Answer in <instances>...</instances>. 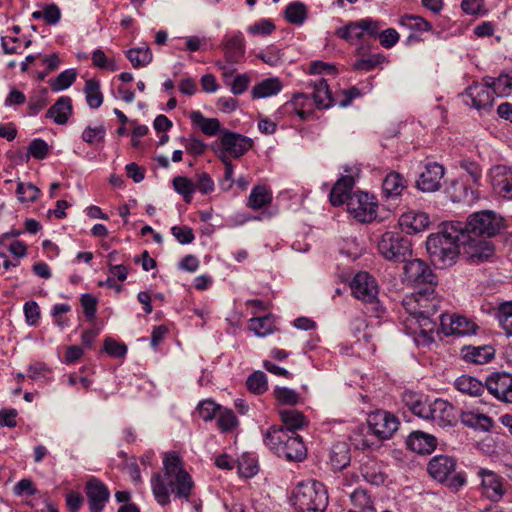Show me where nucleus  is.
I'll return each mask as SVG.
<instances>
[{
    "mask_svg": "<svg viewBox=\"0 0 512 512\" xmlns=\"http://www.w3.org/2000/svg\"><path fill=\"white\" fill-rule=\"evenodd\" d=\"M153 495L161 506L170 504V496L189 501L194 489L191 475L184 469L179 455L166 453L163 459V473L156 474L151 480Z\"/></svg>",
    "mask_w": 512,
    "mask_h": 512,
    "instance_id": "obj_1",
    "label": "nucleus"
},
{
    "mask_svg": "<svg viewBox=\"0 0 512 512\" xmlns=\"http://www.w3.org/2000/svg\"><path fill=\"white\" fill-rule=\"evenodd\" d=\"M460 221H450L443 224L441 231L429 235L426 249L432 262L440 268L451 266L461 253L462 239L468 234Z\"/></svg>",
    "mask_w": 512,
    "mask_h": 512,
    "instance_id": "obj_2",
    "label": "nucleus"
},
{
    "mask_svg": "<svg viewBox=\"0 0 512 512\" xmlns=\"http://www.w3.org/2000/svg\"><path fill=\"white\" fill-rule=\"evenodd\" d=\"M355 184L351 175L341 176L330 192V202L333 206L347 204L348 212L359 222L369 223L377 216L378 205L374 197L365 192L351 194Z\"/></svg>",
    "mask_w": 512,
    "mask_h": 512,
    "instance_id": "obj_3",
    "label": "nucleus"
},
{
    "mask_svg": "<svg viewBox=\"0 0 512 512\" xmlns=\"http://www.w3.org/2000/svg\"><path fill=\"white\" fill-rule=\"evenodd\" d=\"M434 286L421 289L404 297L402 306L410 316L409 321L415 320L419 333L426 340H433L437 328L438 317H434L439 309V299L435 295Z\"/></svg>",
    "mask_w": 512,
    "mask_h": 512,
    "instance_id": "obj_4",
    "label": "nucleus"
},
{
    "mask_svg": "<svg viewBox=\"0 0 512 512\" xmlns=\"http://www.w3.org/2000/svg\"><path fill=\"white\" fill-rule=\"evenodd\" d=\"M264 443L274 454L288 462L306 459L307 448L302 437L282 427H270L264 436Z\"/></svg>",
    "mask_w": 512,
    "mask_h": 512,
    "instance_id": "obj_5",
    "label": "nucleus"
},
{
    "mask_svg": "<svg viewBox=\"0 0 512 512\" xmlns=\"http://www.w3.org/2000/svg\"><path fill=\"white\" fill-rule=\"evenodd\" d=\"M328 505L325 487L318 481L299 484L293 494V506L296 512H324Z\"/></svg>",
    "mask_w": 512,
    "mask_h": 512,
    "instance_id": "obj_6",
    "label": "nucleus"
},
{
    "mask_svg": "<svg viewBox=\"0 0 512 512\" xmlns=\"http://www.w3.org/2000/svg\"><path fill=\"white\" fill-rule=\"evenodd\" d=\"M457 461L448 455H436L427 465L429 475L452 490H459L466 484L464 472H457Z\"/></svg>",
    "mask_w": 512,
    "mask_h": 512,
    "instance_id": "obj_7",
    "label": "nucleus"
},
{
    "mask_svg": "<svg viewBox=\"0 0 512 512\" xmlns=\"http://www.w3.org/2000/svg\"><path fill=\"white\" fill-rule=\"evenodd\" d=\"M463 225L465 226L464 231L474 237L490 238L499 234L503 229L504 219L494 211L483 210L471 214Z\"/></svg>",
    "mask_w": 512,
    "mask_h": 512,
    "instance_id": "obj_8",
    "label": "nucleus"
},
{
    "mask_svg": "<svg viewBox=\"0 0 512 512\" xmlns=\"http://www.w3.org/2000/svg\"><path fill=\"white\" fill-rule=\"evenodd\" d=\"M379 253L388 261L404 262L411 255L410 240L398 232H385L378 242Z\"/></svg>",
    "mask_w": 512,
    "mask_h": 512,
    "instance_id": "obj_9",
    "label": "nucleus"
},
{
    "mask_svg": "<svg viewBox=\"0 0 512 512\" xmlns=\"http://www.w3.org/2000/svg\"><path fill=\"white\" fill-rule=\"evenodd\" d=\"M381 25L378 21L367 17L358 21H350L345 26L339 27L335 35L350 44H355L364 38L365 35L376 38Z\"/></svg>",
    "mask_w": 512,
    "mask_h": 512,
    "instance_id": "obj_10",
    "label": "nucleus"
},
{
    "mask_svg": "<svg viewBox=\"0 0 512 512\" xmlns=\"http://www.w3.org/2000/svg\"><path fill=\"white\" fill-rule=\"evenodd\" d=\"M367 424L369 430L380 440H386L398 430L399 419L385 410H377L368 415Z\"/></svg>",
    "mask_w": 512,
    "mask_h": 512,
    "instance_id": "obj_11",
    "label": "nucleus"
},
{
    "mask_svg": "<svg viewBox=\"0 0 512 512\" xmlns=\"http://www.w3.org/2000/svg\"><path fill=\"white\" fill-rule=\"evenodd\" d=\"M466 105L478 111H488L494 102V94L488 83H474L461 95Z\"/></svg>",
    "mask_w": 512,
    "mask_h": 512,
    "instance_id": "obj_12",
    "label": "nucleus"
},
{
    "mask_svg": "<svg viewBox=\"0 0 512 512\" xmlns=\"http://www.w3.org/2000/svg\"><path fill=\"white\" fill-rule=\"evenodd\" d=\"M487 391L498 401L512 404V374L493 372L485 380Z\"/></svg>",
    "mask_w": 512,
    "mask_h": 512,
    "instance_id": "obj_13",
    "label": "nucleus"
},
{
    "mask_svg": "<svg viewBox=\"0 0 512 512\" xmlns=\"http://www.w3.org/2000/svg\"><path fill=\"white\" fill-rule=\"evenodd\" d=\"M352 294L364 303H374L377 300L378 285L368 272H358L350 283Z\"/></svg>",
    "mask_w": 512,
    "mask_h": 512,
    "instance_id": "obj_14",
    "label": "nucleus"
},
{
    "mask_svg": "<svg viewBox=\"0 0 512 512\" xmlns=\"http://www.w3.org/2000/svg\"><path fill=\"white\" fill-rule=\"evenodd\" d=\"M438 319L441 331L447 336L474 334L478 328L470 319L456 314L441 313Z\"/></svg>",
    "mask_w": 512,
    "mask_h": 512,
    "instance_id": "obj_15",
    "label": "nucleus"
},
{
    "mask_svg": "<svg viewBox=\"0 0 512 512\" xmlns=\"http://www.w3.org/2000/svg\"><path fill=\"white\" fill-rule=\"evenodd\" d=\"M404 275L406 280L414 285L427 284L428 287L437 284V276L432 269L420 259H413L404 265Z\"/></svg>",
    "mask_w": 512,
    "mask_h": 512,
    "instance_id": "obj_16",
    "label": "nucleus"
},
{
    "mask_svg": "<svg viewBox=\"0 0 512 512\" xmlns=\"http://www.w3.org/2000/svg\"><path fill=\"white\" fill-rule=\"evenodd\" d=\"M85 494L90 512H102L110 499L108 487L96 477H90L86 482Z\"/></svg>",
    "mask_w": 512,
    "mask_h": 512,
    "instance_id": "obj_17",
    "label": "nucleus"
},
{
    "mask_svg": "<svg viewBox=\"0 0 512 512\" xmlns=\"http://www.w3.org/2000/svg\"><path fill=\"white\" fill-rule=\"evenodd\" d=\"M461 242V249L467 258L473 263H481L488 260L494 252L491 242L484 239H477L470 235Z\"/></svg>",
    "mask_w": 512,
    "mask_h": 512,
    "instance_id": "obj_18",
    "label": "nucleus"
},
{
    "mask_svg": "<svg viewBox=\"0 0 512 512\" xmlns=\"http://www.w3.org/2000/svg\"><path fill=\"white\" fill-rule=\"evenodd\" d=\"M491 184L495 193L512 200V168L497 165L490 170Z\"/></svg>",
    "mask_w": 512,
    "mask_h": 512,
    "instance_id": "obj_19",
    "label": "nucleus"
},
{
    "mask_svg": "<svg viewBox=\"0 0 512 512\" xmlns=\"http://www.w3.org/2000/svg\"><path fill=\"white\" fill-rule=\"evenodd\" d=\"M443 176L444 167L437 162H429L420 173L417 186L424 192H434L439 189Z\"/></svg>",
    "mask_w": 512,
    "mask_h": 512,
    "instance_id": "obj_20",
    "label": "nucleus"
},
{
    "mask_svg": "<svg viewBox=\"0 0 512 512\" xmlns=\"http://www.w3.org/2000/svg\"><path fill=\"white\" fill-rule=\"evenodd\" d=\"M477 474L481 478L483 494L491 501H499L504 495L502 478L484 468L479 469Z\"/></svg>",
    "mask_w": 512,
    "mask_h": 512,
    "instance_id": "obj_21",
    "label": "nucleus"
},
{
    "mask_svg": "<svg viewBox=\"0 0 512 512\" xmlns=\"http://www.w3.org/2000/svg\"><path fill=\"white\" fill-rule=\"evenodd\" d=\"M223 150L232 157H240L252 146L249 137L227 130L221 138Z\"/></svg>",
    "mask_w": 512,
    "mask_h": 512,
    "instance_id": "obj_22",
    "label": "nucleus"
},
{
    "mask_svg": "<svg viewBox=\"0 0 512 512\" xmlns=\"http://www.w3.org/2000/svg\"><path fill=\"white\" fill-rule=\"evenodd\" d=\"M437 443L436 437L420 430L411 432L406 438L407 448L418 454H431Z\"/></svg>",
    "mask_w": 512,
    "mask_h": 512,
    "instance_id": "obj_23",
    "label": "nucleus"
},
{
    "mask_svg": "<svg viewBox=\"0 0 512 512\" xmlns=\"http://www.w3.org/2000/svg\"><path fill=\"white\" fill-rule=\"evenodd\" d=\"M429 216L424 212L408 211L399 218V225L407 234L424 231L429 226Z\"/></svg>",
    "mask_w": 512,
    "mask_h": 512,
    "instance_id": "obj_24",
    "label": "nucleus"
},
{
    "mask_svg": "<svg viewBox=\"0 0 512 512\" xmlns=\"http://www.w3.org/2000/svg\"><path fill=\"white\" fill-rule=\"evenodd\" d=\"M461 357L464 361L482 365L490 362L495 356V349L491 345H466L461 348Z\"/></svg>",
    "mask_w": 512,
    "mask_h": 512,
    "instance_id": "obj_25",
    "label": "nucleus"
},
{
    "mask_svg": "<svg viewBox=\"0 0 512 512\" xmlns=\"http://www.w3.org/2000/svg\"><path fill=\"white\" fill-rule=\"evenodd\" d=\"M225 59L230 64L238 63L245 54V40L241 32L226 38L223 43Z\"/></svg>",
    "mask_w": 512,
    "mask_h": 512,
    "instance_id": "obj_26",
    "label": "nucleus"
},
{
    "mask_svg": "<svg viewBox=\"0 0 512 512\" xmlns=\"http://www.w3.org/2000/svg\"><path fill=\"white\" fill-rule=\"evenodd\" d=\"M72 100L68 96L60 97L46 112V118L53 119L57 125H65L72 115Z\"/></svg>",
    "mask_w": 512,
    "mask_h": 512,
    "instance_id": "obj_27",
    "label": "nucleus"
},
{
    "mask_svg": "<svg viewBox=\"0 0 512 512\" xmlns=\"http://www.w3.org/2000/svg\"><path fill=\"white\" fill-rule=\"evenodd\" d=\"M429 419L440 426H447L452 423L454 407L447 401L436 399L431 403Z\"/></svg>",
    "mask_w": 512,
    "mask_h": 512,
    "instance_id": "obj_28",
    "label": "nucleus"
},
{
    "mask_svg": "<svg viewBox=\"0 0 512 512\" xmlns=\"http://www.w3.org/2000/svg\"><path fill=\"white\" fill-rule=\"evenodd\" d=\"M310 86L313 87L312 97L318 109H326L334 105V99L324 78L311 82Z\"/></svg>",
    "mask_w": 512,
    "mask_h": 512,
    "instance_id": "obj_29",
    "label": "nucleus"
},
{
    "mask_svg": "<svg viewBox=\"0 0 512 512\" xmlns=\"http://www.w3.org/2000/svg\"><path fill=\"white\" fill-rule=\"evenodd\" d=\"M283 88L277 77L266 78L257 83L251 90L253 99H263L277 95Z\"/></svg>",
    "mask_w": 512,
    "mask_h": 512,
    "instance_id": "obj_30",
    "label": "nucleus"
},
{
    "mask_svg": "<svg viewBox=\"0 0 512 512\" xmlns=\"http://www.w3.org/2000/svg\"><path fill=\"white\" fill-rule=\"evenodd\" d=\"M280 419L283 423V430H289L291 433H296L308 425L307 418L302 412L295 409H283L279 411Z\"/></svg>",
    "mask_w": 512,
    "mask_h": 512,
    "instance_id": "obj_31",
    "label": "nucleus"
},
{
    "mask_svg": "<svg viewBox=\"0 0 512 512\" xmlns=\"http://www.w3.org/2000/svg\"><path fill=\"white\" fill-rule=\"evenodd\" d=\"M329 461L334 470H343L351 461L349 445L346 442L335 443L331 450Z\"/></svg>",
    "mask_w": 512,
    "mask_h": 512,
    "instance_id": "obj_32",
    "label": "nucleus"
},
{
    "mask_svg": "<svg viewBox=\"0 0 512 512\" xmlns=\"http://www.w3.org/2000/svg\"><path fill=\"white\" fill-rule=\"evenodd\" d=\"M455 388L463 394L472 397L481 396L486 386L477 378L470 375H461L454 382Z\"/></svg>",
    "mask_w": 512,
    "mask_h": 512,
    "instance_id": "obj_33",
    "label": "nucleus"
},
{
    "mask_svg": "<svg viewBox=\"0 0 512 512\" xmlns=\"http://www.w3.org/2000/svg\"><path fill=\"white\" fill-rule=\"evenodd\" d=\"M405 406L419 418L428 420L431 412V403L423 401L422 398L412 392H405L403 395Z\"/></svg>",
    "mask_w": 512,
    "mask_h": 512,
    "instance_id": "obj_34",
    "label": "nucleus"
},
{
    "mask_svg": "<svg viewBox=\"0 0 512 512\" xmlns=\"http://www.w3.org/2000/svg\"><path fill=\"white\" fill-rule=\"evenodd\" d=\"M460 421L467 427L480 429L482 431H489L493 425V420L489 416L472 411L461 412Z\"/></svg>",
    "mask_w": 512,
    "mask_h": 512,
    "instance_id": "obj_35",
    "label": "nucleus"
},
{
    "mask_svg": "<svg viewBox=\"0 0 512 512\" xmlns=\"http://www.w3.org/2000/svg\"><path fill=\"white\" fill-rule=\"evenodd\" d=\"M483 81L488 83L493 94L498 97L508 96L512 92V74H500L497 78L487 76Z\"/></svg>",
    "mask_w": 512,
    "mask_h": 512,
    "instance_id": "obj_36",
    "label": "nucleus"
},
{
    "mask_svg": "<svg viewBox=\"0 0 512 512\" xmlns=\"http://www.w3.org/2000/svg\"><path fill=\"white\" fill-rule=\"evenodd\" d=\"M272 201L270 190L264 185L255 186L247 199V206L253 210H258L268 205Z\"/></svg>",
    "mask_w": 512,
    "mask_h": 512,
    "instance_id": "obj_37",
    "label": "nucleus"
},
{
    "mask_svg": "<svg viewBox=\"0 0 512 512\" xmlns=\"http://www.w3.org/2000/svg\"><path fill=\"white\" fill-rule=\"evenodd\" d=\"M406 187V180L398 172L389 173L382 184L383 193L387 197H397Z\"/></svg>",
    "mask_w": 512,
    "mask_h": 512,
    "instance_id": "obj_38",
    "label": "nucleus"
},
{
    "mask_svg": "<svg viewBox=\"0 0 512 512\" xmlns=\"http://www.w3.org/2000/svg\"><path fill=\"white\" fill-rule=\"evenodd\" d=\"M84 93L88 106L92 109L99 108L103 103V94L100 83L96 79H88L85 82Z\"/></svg>",
    "mask_w": 512,
    "mask_h": 512,
    "instance_id": "obj_39",
    "label": "nucleus"
},
{
    "mask_svg": "<svg viewBox=\"0 0 512 512\" xmlns=\"http://www.w3.org/2000/svg\"><path fill=\"white\" fill-rule=\"evenodd\" d=\"M125 55L134 68L147 66L153 58L152 52L148 46L131 48L125 52Z\"/></svg>",
    "mask_w": 512,
    "mask_h": 512,
    "instance_id": "obj_40",
    "label": "nucleus"
},
{
    "mask_svg": "<svg viewBox=\"0 0 512 512\" xmlns=\"http://www.w3.org/2000/svg\"><path fill=\"white\" fill-rule=\"evenodd\" d=\"M495 317L508 336H512V301L502 302L495 310Z\"/></svg>",
    "mask_w": 512,
    "mask_h": 512,
    "instance_id": "obj_41",
    "label": "nucleus"
},
{
    "mask_svg": "<svg viewBox=\"0 0 512 512\" xmlns=\"http://www.w3.org/2000/svg\"><path fill=\"white\" fill-rule=\"evenodd\" d=\"M361 473L367 482L377 486L383 484L386 479V475L374 461L364 463L361 467Z\"/></svg>",
    "mask_w": 512,
    "mask_h": 512,
    "instance_id": "obj_42",
    "label": "nucleus"
},
{
    "mask_svg": "<svg viewBox=\"0 0 512 512\" xmlns=\"http://www.w3.org/2000/svg\"><path fill=\"white\" fill-rule=\"evenodd\" d=\"M307 17V10L302 2L290 3L285 9L286 20L295 25H301Z\"/></svg>",
    "mask_w": 512,
    "mask_h": 512,
    "instance_id": "obj_43",
    "label": "nucleus"
},
{
    "mask_svg": "<svg viewBox=\"0 0 512 512\" xmlns=\"http://www.w3.org/2000/svg\"><path fill=\"white\" fill-rule=\"evenodd\" d=\"M77 72L75 69L62 71L55 79L49 80V85L53 91L59 92L69 88L76 80Z\"/></svg>",
    "mask_w": 512,
    "mask_h": 512,
    "instance_id": "obj_44",
    "label": "nucleus"
},
{
    "mask_svg": "<svg viewBox=\"0 0 512 512\" xmlns=\"http://www.w3.org/2000/svg\"><path fill=\"white\" fill-rule=\"evenodd\" d=\"M17 198L21 203L29 204L37 200L40 189L32 183L19 181L16 189Z\"/></svg>",
    "mask_w": 512,
    "mask_h": 512,
    "instance_id": "obj_45",
    "label": "nucleus"
},
{
    "mask_svg": "<svg viewBox=\"0 0 512 512\" xmlns=\"http://www.w3.org/2000/svg\"><path fill=\"white\" fill-rule=\"evenodd\" d=\"M399 24L412 31H430L431 24L420 16L405 15L400 18Z\"/></svg>",
    "mask_w": 512,
    "mask_h": 512,
    "instance_id": "obj_46",
    "label": "nucleus"
},
{
    "mask_svg": "<svg viewBox=\"0 0 512 512\" xmlns=\"http://www.w3.org/2000/svg\"><path fill=\"white\" fill-rule=\"evenodd\" d=\"M246 385L254 394H263L268 389L267 377L264 372L256 371L248 377Z\"/></svg>",
    "mask_w": 512,
    "mask_h": 512,
    "instance_id": "obj_47",
    "label": "nucleus"
},
{
    "mask_svg": "<svg viewBox=\"0 0 512 512\" xmlns=\"http://www.w3.org/2000/svg\"><path fill=\"white\" fill-rule=\"evenodd\" d=\"M173 186L177 193L181 194L186 202H190L195 192L194 182L187 177L178 176L173 179Z\"/></svg>",
    "mask_w": 512,
    "mask_h": 512,
    "instance_id": "obj_48",
    "label": "nucleus"
},
{
    "mask_svg": "<svg viewBox=\"0 0 512 512\" xmlns=\"http://www.w3.org/2000/svg\"><path fill=\"white\" fill-rule=\"evenodd\" d=\"M250 330L254 331L257 336L264 337L273 331L272 320L267 317H255L249 321Z\"/></svg>",
    "mask_w": 512,
    "mask_h": 512,
    "instance_id": "obj_49",
    "label": "nucleus"
},
{
    "mask_svg": "<svg viewBox=\"0 0 512 512\" xmlns=\"http://www.w3.org/2000/svg\"><path fill=\"white\" fill-rule=\"evenodd\" d=\"M188 116L195 128H221V123L217 118H206L200 111H192Z\"/></svg>",
    "mask_w": 512,
    "mask_h": 512,
    "instance_id": "obj_50",
    "label": "nucleus"
},
{
    "mask_svg": "<svg viewBox=\"0 0 512 512\" xmlns=\"http://www.w3.org/2000/svg\"><path fill=\"white\" fill-rule=\"evenodd\" d=\"M49 152L50 146L44 140L37 138L30 142L27 158L33 157L37 160H43L48 156Z\"/></svg>",
    "mask_w": 512,
    "mask_h": 512,
    "instance_id": "obj_51",
    "label": "nucleus"
},
{
    "mask_svg": "<svg viewBox=\"0 0 512 512\" xmlns=\"http://www.w3.org/2000/svg\"><path fill=\"white\" fill-rule=\"evenodd\" d=\"M273 394L280 404L296 405L300 401L298 393L287 387H276Z\"/></svg>",
    "mask_w": 512,
    "mask_h": 512,
    "instance_id": "obj_52",
    "label": "nucleus"
},
{
    "mask_svg": "<svg viewBox=\"0 0 512 512\" xmlns=\"http://www.w3.org/2000/svg\"><path fill=\"white\" fill-rule=\"evenodd\" d=\"M217 424L222 432H228L237 426L238 419L231 409H220Z\"/></svg>",
    "mask_w": 512,
    "mask_h": 512,
    "instance_id": "obj_53",
    "label": "nucleus"
},
{
    "mask_svg": "<svg viewBox=\"0 0 512 512\" xmlns=\"http://www.w3.org/2000/svg\"><path fill=\"white\" fill-rule=\"evenodd\" d=\"M384 57L381 54H372L362 57L354 62L353 68L359 71H371L379 65Z\"/></svg>",
    "mask_w": 512,
    "mask_h": 512,
    "instance_id": "obj_54",
    "label": "nucleus"
},
{
    "mask_svg": "<svg viewBox=\"0 0 512 512\" xmlns=\"http://www.w3.org/2000/svg\"><path fill=\"white\" fill-rule=\"evenodd\" d=\"M221 407L212 400L201 401L197 406V412L204 421H211Z\"/></svg>",
    "mask_w": 512,
    "mask_h": 512,
    "instance_id": "obj_55",
    "label": "nucleus"
},
{
    "mask_svg": "<svg viewBox=\"0 0 512 512\" xmlns=\"http://www.w3.org/2000/svg\"><path fill=\"white\" fill-rule=\"evenodd\" d=\"M71 311V306L67 303H60L53 306L51 310V315L54 319V323L60 328L67 327L69 325L68 318L64 317V314H67Z\"/></svg>",
    "mask_w": 512,
    "mask_h": 512,
    "instance_id": "obj_56",
    "label": "nucleus"
},
{
    "mask_svg": "<svg viewBox=\"0 0 512 512\" xmlns=\"http://www.w3.org/2000/svg\"><path fill=\"white\" fill-rule=\"evenodd\" d=\"M447 192L453 202L471 201L469 193L472 194V191H469L463 183L454 182Z\"/></svg>",
    "mask_w": 512,
    "mask_h": 512,
    "instance_id": "obj_57",
    "label": "nucleus"
},
{
    "mask_svg": "<svg viewBox=\"0 0 512 512\" xmlns=\"http://www.w3.org/2000/svg\"><path fill=\"white\" fill-rule=\"evenodd\" d=\"M310 99L305 94H297L292 99V105L296 109L297 115L301 120H308L313 116V112L310 110H304V106L306 102H309Z\"/></svg>",
    "mask_w": 512,
    "mask_h": 512,
    "instance_id": "obj_58",
    "label": "nucleus"
},
{
    "mask_svg": "<svg viewBox=\"0 0 512 512\" xmlns=\"http://www.w3.org/2000/svg\"><path fill=\"white\" fill-rule=\"evenodd\" d=\"M249 83L250 78L247 74H238L230 80V83H227V86L234 95H241L248 89Z\"/></svg>",
    "mask_w": 512,
    "mask_h": 512,
    "instance_id": "obj_59",
    "label": "nucleus"
},
{
    "mask_svg": "<svg viewBox=\"0 0 512 512\" xmlns=\"http://www.w3.org/2000/svg\"><path fill=\"white\" fill-rule=\"evenodd\" d=\"M81 305L83 307V312L85 317L88 320L94 319L97 311V299L92 294L86 293L81 296Z\"/></svg>",
    "mask_w": 512,
    "mask_h": 512,
    "instance_id": "obj_60",
    "label": "nucleus"
},
{
    "mask_svg": "<svg viewBox=\"0 0 512 512\" xmlns=\"http://www.w3.org/2000/svg\"><path fill=\"white\" fill-rule=\"evenodd\" d=\"M274 30L275 25L269 19H262L247 28V31L252 35H269Z\"/></svg>",
    "mask_w": 512,
    "mask_h": 512,
    "instance_id": "obj_61",
    "label": "nucleus"
},
{
    "mask_svg": "<svg viewBox=\"0 0 512 512\" xmlns=\"http://www.w3.org/2000/svg\"><path fill=\"white\" fill-rule=\"evenodd\" d=\"M195 191L202 194H209L214 190V181L207 173H200L196 175L194 182Z\"/></svg>",
    "mask_w": 512,
    "mask_h": 512,
    "instance_id": "obj_62",
    "label": "nucleus"
},
{
    "mask_svg": "<svg viewBox=\"0 0 512 512\" xmlns=\"http://www.w3.org/2000/svg\"><path fill=\"white\" fill-rule=\"evenodd\" d=\"M376 38L379 39L380 44L384 48L390 49L398 42L399 34L395 29L388 28L381 32L378 31V35L376 36Z\"/></svg>",
    "mask_w": 512,
    "mask_h": 512,
    "instance_id": "obj_63",
    "label": "nucleus"
},
{
    "mask_svg": "<svg viewBox=\"0 0 512 512\" xmlns=\"http://www.w3.org/2000/svg\"><path fill=\"white\" fill-rule=\"evenodd\" d=\"M171 232L180 244H189L195 238L192 228L188 226H173Z\"/></svg>",
    "mask_w": 512,
    "mask_h": 512,
    "instance_id": "obj_64",
    "label": "nucleus"
}]
</instances>
